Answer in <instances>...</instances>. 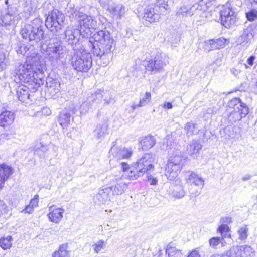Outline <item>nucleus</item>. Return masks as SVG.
<instances>
[{
  "label": "nucleus",
  "mask_w": 257,
  "mask_h": 257,
  "mask_svg": "<svg viewBox=\"0 0 257 257\" xmlns=\"http://www.w3.org/2000/svg\"><path fill=\"white\" fill-rule=\"evenodd\" d=\"M109 153L118 159H129L133 153L131 148H121L115 146V144L111 147Z\"/></svg>",
  "instance_id": "nucleus-18"
},
{
  "label": "nucleus",
  "mask_w": 257,
  "mask_h": 257,
  "mask_svg": "<svg viewBox=\"0 0 257 257\" xmlns=\"http://www.w3.org/2000/svg\"><path fill=\"white\" fill-rule=\"evenodd\" d=\"M46 85L51 93L52 92V91H54L55 93L59 92L60 84L56 81H53L52 82L46 81Z\"/></svg>",
  "instance_id": "nucleus-41"
},
{
  "label": "nucleus",
  "mask_w": 257,
  "mask_h": 257,
  "mask_svg": "<svg viewBox=\"0 0 257 257\" xmlns=\"http://www.w3.org/2000/svg\"><path fill=\"white\" fill-rule=\"evenodd\" d=\"M29 49V48H28L27 46L20 45L18 46V48L16 50V51L17 53L24 55L26 54Z\"/></svg>",
  "instance_id": "nucleus-50"
},
{
  "label": "nucleus",
  "mask_w": 257,
  "mask_h": 257,
  "mask_svg": "<svg viewBox=\"0 0 257 257\" xmlns=\"http://www.w3.org/2000/svg\"><path fill=\"white\" fill-rule=\"evenodd\" d=\"M148 180L151 185H156L157 183V180L156 178H152L151 176H148Z\"/></svg>",
  "instance_id": "nucleus-58"
},
{
  "label": "nucleus",
  "mask_w": 257,
  "mask_h": 257,
  "mask_svg": "<svg viewBox=\"0 0 257 257\" xmlns=\"http://www.w3.org/2000/svg\"><path fill=\"white\" fill-rule=\"evenodd\" d=\"M102 98V94L100 91H97L94 93L91 94L87 97V101L83 102L80 106V110L81 112H86L88 110L87 105L89 106L92 105L93 104L95 103L96 105L100 104L101 102Z\"/></svg>",
  "instance_id": "nucleus-19"
},
{
  "label": "nucleus",
  "mask_w": 257,
  "mask_h": 257,
  "mask_svg": "<svg viewBox=\"0 0 257 257\" xmlns=\"http://www.w3.org/2000/svg\"><path fill=\"white\" fill-rule=\"evenodd\" d=\"M163 256V250L160 247L157 249V252L155 253H153V257H162Z\"/></svg>",
  "instance_id": "nucleus-57"
},
{
  "label": "nucleus",
  "mask_w": 257,
  "mask_h": 257,
  "mask_svg": "<svg viewBox=\"0 0 257 257\" xmlns=\"http://www.w3.org/2000/svg\"><path fill=\"white\" fill-rule=\"evenodd\" d=\"M221 24L226 28H231L237 23V14L231 4L227 3L223 5L220 10Z\"/></svg>",
  "instance_id": "nucleus-10"
},
{
  "label": "nucleus",
  "mask_w": 257,
  "mask_h": 257,
  "mask_svg": "<svg viewBox=\"0 0 257 257\" xmlns=\"http://www.w3.org/2000/svg\"><path fill=\"white\" fill-rule=\"evenodd\" d=\"M174 141L172 137L168 135L165 138V142L162 145V149L164 150L170 149L174 146Z\"/></svg>",
  "instance_id": "nucleus-43"
},
{
  "label": "nucleus",
  "mask_w": 257,
  "mask_h": 257,
  "mask_svg": "<svg viewBox=\"0 0 257 257\" xmlns=\"http://www.w3.org/2000/svg\"><path fill=\"white\" fill-rule=\"evenodd\" d=\"M183 156L180 151H176L170 157L165 170V175L170 180H175L183 165Z\"/></svg>",
  "instance_id": "nucleus-7"
},
{
  "label": "nucleus",
  "mask_w": 257,
  "mask_h": 257,
  "mask_svg": "<svg viewBox=\"0 0 257 257\" xmlns=\"http://www.w3.org/2000/svg\"><path fill=\"white\" fill-rule=\"evenodd\" d=\"M49 210L50 212L48 215L50 221L56 223L60 222L63 218L64 209L61 208L54 209L52 205L49 207Z\"/></svg>",
  "instance_id": "nucleus-23"
},
{
  "label": "nucleus",
  "mask_w": 257,
  "mask_h": 257,
  "mask_svg": "<svg viewBox=\"0 0 257 257\" xmlns=\"http://www.w3.org/2000/svg\"><path fill=\"white\" fill-rule=\"evenodd\" d=\"M67 15L70 18L79 19L80 16L83 13L80 12L76 8H75L73 6L69 5L67 6L66 8Z\"/></svg>",
  "instance_id": "nucleus-33"
},
{
  "label": "nucleus",
  "mask_w": 257,
  "mask_h": 257,
  "mask_svg": "<svg viewBox=\"0 0 257 257\" xmlns=\"http://www.w3.org/2000/svg\"><path fill=\"white\" fill-rule=\"evenodd\" d=\"M12 238L11 236L0 238V247L4 250L9 249L12 245Z\"/></svg>",
  "instance_id": "nucleus-39"
},
{
  "label": "nucleus",
  "mask_w": 257,
  "mask_h": 257,
  "mask_svg": "<svg viewBox=\"0 0 257 257\" xmlns=\"http://www.w3.org/2000/svg\"><path fill=\"white\" fill-rule=\"evenodd\" d=\"M232 257H253L254 250L249 246H235L231 248Z\"/></svg>",
  "instance_id": "nucleus-16"
},
{
  "label": "nucleus",
  "mask_w": 257,
  "mask_h": 257,
  "mask_svg": "<svg viewBox=\"0 0 257 257\" xmlns=\"http://www.w3.org/2000/svg\"><path fill=\"white\" fill-rule=\"evenodd\" d=\"M151 5L153 6L155 10L157 11L159 13H160L162 9L167 10L169 8L167 2L165 0H156L154 4Z\"/></svg>",
  "instance_id": "nucleus-37"
},
{
  "label": "nucleus",
  "mask_w": 257,
  "mask_h": 257,
  "mask_svg": "<svg viewBox=\"0 0 257 257\" xmlns=\"http://www.w3.org/2000/svg\"><path fill=\"white\" fill-rule=\"evenodd\" d=\"M252 27L249 26L247 28L244 29L242 34L238 38V42L241 45L247 46V44L249 42L253 37L252 33Z\"/></svg>",
  "instance_id": "nucleus-24"
},
{
  "label": "nucleus",
  "mask_w": 257,
  "mask_h": 257,
  "mask_svg": "<svg viewBox=\"0 0 257 257\" xmlns=\"http://www.w3.org/2000/svg\"><path fill=\"white\" fill-rule=\"evenodd\" d=\"M48 151V147L46 144H43L41 142L37 143L34 147V153L35 154L43 157Z\"/></svg>",
  "instance_id": "nucleus-36"
},
{
  "label": "nucleus",
  "mask_w": 257,
  "mask_h": 257,
  "mask_svg": "<svg viewBox=\"0 0 257 257\" xmlns=\"http://www.w3.org/2000/svg\"><path fill=\"white\" fill-rule=\"evenodd\" d=\"M228 106L233 109L228 116L229 121L232 122L240 120L248 113V108L238 98H234L230 100Z\"/></svg>",
  "instance_id": "nucleus-8"
},
{
  "label": "nucleus",
  "mask_w": 257,
  "mask_h": 257,
  "mask_svg": "<svg viewBox=\"0 0 257 257\" xmlns=\"http://www.w3.org/2000/svg\"><path fill=\"white\" fill-rule=\"evenodd\" d=\"M151 93L150 92H146L143 98L140 99L138 103L134 102L131 104V107L132 111H134L137 108L144 107L149 104L151 101Z\"/></svg>",
  "instance_id": "nucleus-28"
},
{
  "label": "nucleus",
  "mask_w": 257,
  "mask_h": 257,
  "mask_svg": "<svg viewBox=\"0 0 257 257\" xmlns=\"http://www.w3.org/2000/svg\"><path fill=\"white\" fill-rule=\"evenodd\" d=\"M16 74L21 83L27 85L17 89L18 98L22 102L28 103L27 101L31 96L29 92H36L44 83L43 70L37 69L33 65L28 64L26 62L24 64L19 65L16 70Z\"/></svg>",
  "instance_id": "nucleus-1"
},
{
  "label": "nucleus",
  "mask_w": 257,
  "mask_h": 257,
  "mask_svg": "<svg viewBox=\"0 0 257 257\" xmlns=\"http://www.w3.org/2000/svg\"><path fill=\"white\" fill-rule=\"evenodd\" d=\"M44 7L49 9L48 13H45L46 27L53 33H59L64 26V14L50 4H45Z\"/></svg>",
  "instance_id": "nucleus-4"
},
{
  "label": "nucleus",
  "mask_w": 257,
  "mask_h": 257,
  "mask_svg": "<svg viewBox=\"0 0 257 257\" xmlns=\"http://www.w3.org/2000/svg\"><path fill=\"white\" fill-rule=\"evenodd\" d=\"M184 177L187 183L190 185H194L200 188L204 185V181L203 178L195 172L188 171L184 173Z\"/></svg>",
  "instance_id": "nucleus-20"
},
{
  "label": "nucleus",
  "mask_w": 257,
  "mask_h": 257,
  "mask_svg": "<svg viewBox=\"0 0 257 257\" xmlns=\"http://www.w3.org/2000/svg\"><path fill=\"white\" fill-rule=\"evenodd\" d=\"M70 63L75 70L87 72L92 67L91 55L84 49L83 45L74 47V54L70 59Z\"/></svg>",
  "instance_id": "nucleus-3"
},
{
  "label": "nucleus",
  "mask_w": 257,
  "mask_h": 257,
  "mask_svg": "<svg viewBox=\"0 0 257 257\" xmlns=\"http://www.w3.org/2000/svg\"><path fill=\"white\" fill-rule=\"evenodd\" d=\"M67 249L68 244L67 243L61 245L59 249L53 253L52 257H69V253Z\"/></svg>",
  "instance_id": "nucleus-32"
},
{
  "label": "nucleus",
  "mask_w": 257,
  "mask_h": 257,
  "mask_svg": "<svg viewBox=\"0 0 257 257\" xmlns=\"http://www.w3.org/2000/svg\"><path fill=\"white\" fill-rule=\"evenodd\" d=\"M109 190L105 188L100 190L94 198L95 203L100 205L105 204L108 200H110L111 195L109 193Z\"/></svg>",
  "instance_id": "nucleus-25"
},
{
  "label": "nucleus",
  "mask_w": 257,
  "mask_h": 257,
  "mask_svg": "<svg viewBox=\"0 0 257 257\" xmlns=\"http://www.w3.org/2000/svg\"><path fill=\"white\" fill-rule=\"evenodd\" d=\"M223 240H222V238L219 237H214L209 240V244L211 247L215 248L216 246L220 243L223 244Z\"/></svg>",
  "instance_id": "nucleus-48"
},
{
  "label": "nucleus",
  "mask_w": 257,
  "mask_h": 257,
  "mask_svg": "<svg viewBox=\"0 0 257 257\" xmlns=\"http://www.w3.org/2000/svg\"><path fill=\"white\" fill-rule=\"evenodd\" d=\"M167 63L166 57L158 52L155 56L145 61V66L148 71L156 73L162 70Z\"/></svg>",
  "instance_id": "nucleus-11"
},
{
  "label": "nucleus",
  "mask_w": 257,
  "mask_h": 257,
  "mask_svg": "<svg viewBox=\"0 0 257 257\" xmlns=\"http://www.w3.org/2000/svg\"><path fill=\"white\" fill-rule=\"evenodd\" d=\"M113 17L120 18L124 13L125 8L121 4H114L108 7L107 9Z\"/></svg>",
  "instance_id": "nucleus-29"
},
{
  "label": "nucleus",
  "mask_w": 257,
  "mask_h": 257,
  "mask_svg": "<svg viewBox=\"0 0 257 257\" xmlns=\"http://www.w3.org/2000/svg\"><path fill=\"white\" fill-rule=\"evenodd\" d=\"M92 40L89 41L90 47L93 54L101 57L110 53L114 43V40L107 30H100L95 33Z\"/></svg>",
  "instance_id": "nucleus-2"
},
{
  "label": "nucleus",
  "mask_w": 257,
  "mask_h": 257,
  "mask_svg": "<svg viewBox=\"0 0 257 257\" xmlns=\"http://www.w3.org/2000/svg\"><path fill=\"white\" fill-rule=\"evenodd\" d=\"M156 140L152 135H148L142 137L140 141L143 150H147L152 148L156 144Z\"/></svg>",
  "instance_id": "nucleus-27"
},
{
  "label": "nucleus",
  "mask_w": 257,
  "mask_h": 257,
  "mask_svg": "<svg viewBox=\"0 0 257 257\" xmlns=\"http://www.w3.org/2000/svg\"><path fill=\"white\" fill-rule=\"evenodd\" d=\"M21 33L23 38L31 42L32 45L37 44L44 38V32L42 28L30 24L25 25L22 28Z\"/></svg>",
  "instance_id": "nucleus-9"
},
{
  "label": "nucleus",
  "mask_w": 257,
  "mask_h": 257,
  "mask_svg": "<svg viewBox=\"0 0 257 257\" xmlns=\"http://www.w3.org/2000/svg\"><path fill=\"white\" fill-rule=\"evenodd\" d=\"M155 160V155L145 153L134 164L135 169L131 170L128 177L130 179H136L143 176L144 173L154 169L153 162Z\"/></svg>",
  "instance_id": "nucleus-5"
},
{
  "label": "nucleus",
  "mask_w": 257,
  "mask_h": 257,
  "mask_svg": "<svg viewBox=\"0 0 257 257\" xmlns=\"http://www.w3.org/2000/svg\"><path fill=\"white\" fill-rule=\"evenodd\" d=\"M210 257H232L231 249L221 254L215 253L212 254Z\"/></svg>",
  "instance_id": "nucleus-51"
},
{
  "label": "nucleus",
  "mask_w": 257,
  "mask_h": 257,
  "mask_svg": "<svg viewBox=\"0 0 257 257\" xmlns=\"http://www.w3.org/2000/svg\"><path fill=\"white\" fill-rule=\"evenodd\" d=\"M230 229L226 224H222L218 228L217 231L220 232L222 236V240H224V238L228 237L230 236L228 234Z\"/></svg>",
  "instance_id": "nucleus-42"
},
{
  "label": "nucleus",
  "mask_w": 257,
  "mask_h": 257,
  "mask_svg": "<svg viewBox=\"0 0 257 257\" xmlns=\"http://www.w3.org/2000/svg\"><path fill=\"white\" fill-rule=\"evenodd\" d=\"M34 208L29 204L24 210L22 211V212L31 214L34 211Z\"/></svg>",
  "instance_id": "nucleus-52"
},
{
  "label": "nucleus",
  "mask_w": 257,
  "mask_h": 257,
  "mask_svg": "<svg viewBox=\"0 0 257 257\" xmlns=\"http://www.w3.org/2000/svg\"><path fill=\"white\" fill-rule=\"evenodd\" d=\"M171 190L172 195L175 198H181L185 195V191L181 185H173Z\"/></svg>",
  "instance_id": "nucleus-35"
},
{
  "label": "nucleus",
  "mask_w": 257,
  "mask_h": 257,
  "mask_svg": "<svg viewBox=\"0 0 257 257\" xmlns=\"http://www.w3.org/2000/svg\"><path fill=\"white\" fill-rule=\"evenodd\" d=\"M82 33V32L80 30L77 29H72L70 28H68L66 30L65 32V41L69 44L73 46V50L74 47H76L79 45H82L78 43L80 38V34Z\"/></svg>",
  "instance_id": "nucleus-15"
},
{
  "label": "nucleus",
  "mask_w": 257,
  "mask_h": 257,
  "mask_svg": "<svg viewBox=\"0 0 257 257\" xmlns=\"http://www.w3.org/2000/svg\"><path fill=\"white\" fill-rule=\"evenodd\" d=\"M45 52L46 58L52 64H55L58 60L64 57L66 53V48L58 39L51 38L47 45Z\"/></svg>",
  "instance_id": "nucleus-6"
},
{
  "label": "nucleus",
  "mask_w": 257,
  "mask_h": 257,
  "mask_svg": "<svg viewBox=\"0 0 257 257\" xmlns=\"http://www.w3.org/2000/svg\"><path fill=\"white\" fill-rule=\"evenodd\" d=\"M202 12L201 6L198 4H195L193 5H183L177 11V14L178 15L183 16H191L193 15L200 14Z\"/></svg>",
  "instance_id": "nucleus-17"
},
{
  "label": "nucleus",
  "mask_w": 257,
  "mask_h": 257,
  "mask_svg": "<svg viewBox=\"0 0 257 257\" xmlns=\"http://www.w3.org/2000/svg\"><path fill=\"white\" fill-rule=\"evenodd\" d=\"M14 119L13 113L9 111H4L0 114V126L5 127L11 125Z\"/></svg>",
  "instance_id": "nucleus-26"
},
{
  "label": "nucleus",
  "mask_w": 257,
  "mask_h": 257,
  "mask_svg": "<svg viewBox=\"0 0 257 257\" xmlns=\"http://www.w3.org/2000/svg\"><path fill=\"white\" fill-rule=\"evenodd\" d=\"M162 107L164 108L171 109L173 107L172 104L170 102H165Z\"/></svg>",
  "instance_id": "nucleus-60"
},
{
  "label": "nucleus",
  "mask_w": 257,
  "mask_h": 257,
  "mask_svg": "<svg viewBox=\"0 0 257 257\" xmlns=\"http://www.w3.org/2000/svg\"><path fill=\"white\" fill-rule=\"evenodd\" d=\"M12 168L5 164L0 165V191L3 188L5 182L12 174Z\"/></svg>",
  "instance_id": "nucleus-22"
},
{
  "label": "nucleus",
  "mask_w": 257,
  "mask_h": 257,
  "mask_svg": "<svg viewBox=\"0 0 257 257\" xmlns=\"http://www.w3.org/2000/svg\"><path fill=\"white\" fill-rule=\"evenodd\" d=\"M251 177V175H246V176H245L243 177H242V180L243 181H246V180H248L250 179Z\"/></svg>",
  "instance_id": "nucleus-62"
},
{
  "label": "nucleus",
  "mask_w": 257,
  "mask_h": 257,
  "mask_svg": "<svg viewBox=\"0 0 257 257\" xmlns=\"http://www.w3.org/2000/svg\"><path fill=\"white\" fill-rule=\"evenodd\" d=\"M187 257H200L199 252L197 249L193 250Z\"/></svg>",
  "instance_id": "nucleus-55"
},
{
  "label": "nucleus",
  "mask_w": 257,
  "mask_h": 257,
  "mask_svg": "<svg viewBox=\"0 0 257 257\" xmlns=\"http://www.w3.org/2000/svg\"><path fill=\"white\" fill-rule=\"evenodd\" d=\"M121 169L123 172H126L130 168L129 165L126 162H121L120 163Z\"/></svg>",
  "instance_id": "nucleus-56"
},
{
  "label": "nucleus",
  "mask_w": 257,
  "mask_h": 257,
  "mask_svg": "<svg viewBox=\"0 0 257 257\" xmlns=\"http://www.w3.org/2000/svg\"><path fill=\"white\" fill-rule=\"evenodd\" d=\"M202 145L196 140H192L187 146L186 153L190 156L196 155L202 149Z\"/></svg>",
  "instance_id": "nucleus-30"
},
{
  "label": "nucleus",
  "mask_w": 257,
  "mask_h": 257,
  "mask_svg": "<svg viewBox=\"0 0 257 257\" xmlns=\"http://www.w3.org/2000/svg\"><path fill=\"white\" fill-rule=\"evenodd\" d=\"M10 134L8 133H3L0 135V144H2L6 140H8L10 138Z\"/></svg>",
  "instance_id": "nucleus-53"
},
{
  "label": "nucleus",
  "mask_w": 257,
  "mask_h": 257,
  "mask_svg": "<svg viewBox=\"0 0 257 257\" xmlns=\"http://www.w3.org/2000/svg\"><path fill=\"white\" fill-rule=\"evenodd\" d=\"M184 129L186 131V134L188 136H191L197 132L196 130L195 124L191 122H187L185 124Z\"/></svg>",
  "instance_id": "nucleus-44"
},
{
  "label": "nucleus",
  "mask_w": 257,
  "mask_h": 257,
  "mask_svg": "<svg viewBox=\"0 0 257 257\" xmlns=\"http://www.w3.org/2000/svg\"><path fill=\"white\" fill-rule=\"evenodd\" d=\"M160 13L155 10L153 6H148L144 10L143 19L150 23L158 22L160 19Z\"/></svg>",
  "instance_id": "nucleus-21"
},
{
  "label": "nucleus",
  "mask_w": 257,
  "mask_h": 257,
  "mask_svg": "<svg viewBox=\"0 0 257 257\" xmlns=\"http://www.w3.org/2000/svg\"><path fill=\"white\" fill-rule=\"evenodd\" d=\"M38 196L36 195L34 198L30 201V204L34 208L38 206Z\"/></svg>",
  "instance_id": "nucleus-54"
},
{
  "label": "nucleus",
  "mask_w": 257,
  "mask_h": 257,
  "mask_svg": "<svg viewBox=\"0 0 257 257\" xmlns=\"http://www.w3.org/2000/svg\"><path fill=\"white\" fill-rule=\"evenodd\" d=\"M203 48L204 50L207 52H210L211 51L216 49V47H215L212 39L206 41L204 43V46Z\"/></svg>",
  "instance_id": "nucleus-46"
},
{
  "label": "nucleus",
  "mask_w": 257,
  "mask_h": 257,
  "mask_svg": "<svg viewBox=\"0 0 257 257\" xmlns=\"http://www.w3.org/2000/svg\"><path fill=\"white\" fill-rule=\"evenodd\" d=\"M70 122V114L67 110H64L59 114V122L63 128H66Z\"/></svg>",
  "instance_id": "nucleus-31"
},
{
  "label": "nucleus",
  "mask_w": 257,
  "mask_h": 257,
  "mask_svg": "<svg viewBox=\"0 0 257 257\" xmlns=\"http://www.w3.org/2000/svg\"><path fill=\"white\" fill-rule=\"evenodd\" d=\"M46 110V112L48 113V114L50 113V110L49 109L46 108L43 109V111Z\"/></svg>",
  "instance_id": "nucleus-64"
},
{
  "label": "nucleus",
  "mask_w": 257,
  "mask_h": 257,
  "mask_svg": "<svg viewBox=\"0 0 257 257\" xmlns=\"http://www.w3.org/2000/svg\"><path fill=\"white\" fill-rule=\"evenodd\" d=\"M166 253L168 254V257H181L182 253L179 249L168 245L166 249Z\"/></svg>",
  "instance_id": "nucleus-38"
},
{
  "label": "nucleus",
  "mask_w": 257,
  "mask_h": 257,
  "mask_svg": "<svg viewBox=\"0 0 257 257\" xmlns=\"http://www.w3.org/2000/svg\"><path fill=\"white\" fill-rule=\"evenodd\" d=\"M18 8L15 6H8L0 13V24L2 26H12L14 27L15 18L18 14Z\"/></svg>",
  "instance_id": "nucleus-12"
},
{
  "label": "nucleus",
  "mask_w": 257,
  "mask_h": 257,
  "mask_svg": "<svg viewBox=\"0 0 257 257\" xmlns=\"http://www.w3.org/2000/svg\"><path fill=\"white\" fill-rule=\"evenodd\" d=\"M111 183H115L110 187H106V189H109V193H111L112 195H119L123 194L127 188V185L123 182L121 177H117L113 175L107 177Z\"/></svg>",
  "instance_id": "nucleus-13"
},
{
  "label": "nucleus",
  "mask_w": 257,
  "mask_h": 257,
  "mask_svg": "<svg viewBox=\"0 0 257 257\" xmlns=\"http://www.w3.org/2000/svg\"><path fill=\"white\" fill-rule=\"evenodd\" d=\"M108 130V125L106 123L99 124L94 130L95 134L98 138H102L106 134Z\"/></svg>",
  "instance_id": "nucleus-34"
},
{
  "label": "nucleus",
  "mask_w": 257,
  "mask_h": 257,
  "mask_svg": "<svg viewBox=\"0 0 257 257\" xmlns=\"http://www.w3.org/2000/svg\"><path fill=\"white\" fill-rule=\"evenodd\" d=\"M246 17L248 20L252 21L257 18V11L255 9H251L246 13Z\"/></svg>",
  "instance_id": "nucleus-49"
},
{
  "label": "nucleus",
  "mask_w": 257,
  "mask_h": 257,
  "mask_svg": "<svg viewBox=\"0 0 257 257\" xmlns=\"http://www.w3.org/2000/svg\"><path fill=\"white\" fill-rule=\"evenodd\" d=\"M105 246V243L104 241L99 240L92 245V248L95 253H98L104 248Z\"/></svg>",
  "instance_id": "nucleus-45"
},
{
  "label": "nucleus",
  "mask_w": 257,
  "mask_h": 257,
  "mask_svg": "<svg viewBox=\"0 0 257 257\" xmlns=\"http://www.w3.org/2000/svg\"><path fill=\"white\" fill-rule=\"evenodd\" d=\"M254 92L255 94H257V81L255 84L254 88Z\"/></svg>",
  "instance_id": "nucleus-63"
},
{
  "label": "nucleus",
  "mask_w": 257,
  "mask_h": 257,
  "mask_svg": "<svg viewBox=\"0 0 257 257\" xmlns=\"http://www.w3.org/2000/svg\"><path fill=\"white\" fill-rule=\"evenodd\" d=\"M231 72L233 75L237 76L240 73L241 71L235 68H232L231 69Z\"/></svg>",
  "instance_id": "nucleus-61"
},
{
  "label": "nucleus",
  "mask_w": 257,
  "mask_h": 257,
  "mask_svg": "<svg viewBox=\"0 0 257 257\" xmlns=\"http://www.w3.org/2000/svg\"><path fill=\"white\" fill-rule=\"evenodd\" d=\"M248 230L247 226L241 227L238 231L239 238L241 240L245 239L247 237Z\"/></svg>",
  "instance_id": "nucleus-47"
},
{
  "label": "nucleus",
  "mask_w": 257,
  "mask_h": 257,
  "mask_svg": "<svg viewBox=\"0 0 257 257\" xmlns=\"http://www.w3.org/2000/svg\"><path fill=\"white\" fill-rule=\"evenodd\" d=\"M254 59H255V56H251L250 57H249L248 58V59L247 60V62L249 65L252 66L253 64V61H254Z\"/></svg>",
  "instance_id": "nucleus-59"
},
{
  "label": "nucleus",
  "mask_w": 257,
  "mask_h": 257,
  "mask_svg": "<svg viewBox=\"0 0 257 257\" xmlns=\"http://www.w3.org/2000/svg\"><path fill=\"white\" fill-rule=\"evenodd\" d=\"M216 49H222L224 48L229 42V40L224 38H219L218 39H212Z\"/></svg>",
  "instance_id": "nucleus-40"
},
{
  "label": "nucleus",
  "mask_w": 257,
  "mask_h": 257,
  "mask_svg": "<svg viewBox=\"0 0 257 257\" xmlns=\"http://www.w3.org/2000/svg\"><path fill=\"white\" fill-rule=\"evenodd\" d=\"M79 22L80 26V30L82 32H86L87 34L90 32V29H95L97 26L96 21L91 16H87L84 13L80 16Z\"/></svg>",
  "instance_id": "nucleus-14"
}]
</instances>
